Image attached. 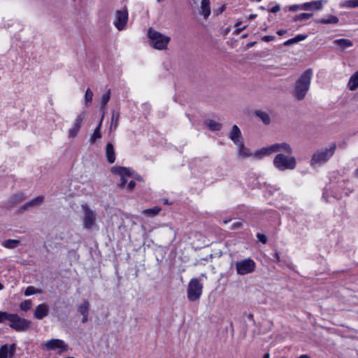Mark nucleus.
Wrapping results in <instances>:
<instances>
[{
    "instance_id": "45",
    "label": "nucleus",
    "mask_w": 358,
    "mask_h": 358,
    "mask_svg": "<svg viewBox=\"0 0 358 358\" xmlns=\"http://www.w3.org/2000/svg\"><path fill=\"white\" fill-rule=\"evenodd\" d=\"M352 189L351 186L349 184H348V185H345L343 194L345 195H348L349 192H352Z\"/></svg>"
},
{
    "instance_id": "55",
    "label": "nucleus",
    "mask_w": 358,
    "mask_h": 358,
    "mask_svg": "<svg viewBox=\"0 0 358 358\" xmlns=\"http://www.w3.org/2000/svg\"><path fill=\"white\" fill-rule=\"evenodd\" d=\"M248 318L252 321H254V316L252 314L250 313L248 315Z\"/></svg>"
},
{
    "instance_id": "50",
    "label": "nucleus",
    "mask_w": 358,
    "mask_h": 358,
    "mask_svg": "<svg viewBox=\"0 0 358 358\" xmlns=\"http://www.w3.org/2000/svg\"><path fill=\"white\" fill-rule=\"evenodd\" d=\"M299 8H300V5H292L289 6V10L291 11H296Z\"/></svg>"
},
{
    "instance_id": "35",
    "label": "nucleus",
    "mask_w": 358,
    "mask_h": 358,
    "mask_svg": "<svg viewBox=\"0 0 358 358\" xmlns=\"http://www.w3.org/2000/svg\"><path fill=\"white\" fill-rule=\"evenodd\" d=\"M313 16V14L312 13H301L299 15H295L293 18V20L294 22H297V21H302L303 20H306V19H309L311 17Z\"/></svg>"
},
{
    "instance_id": "31",
    "label": "nucleus",
    "mask_w": 358,
    "mask_h": 358,
    "mask_svg": "<svg viewBox=\"0 0 358 358\" xmlns=\"http://www.w3.org/2000/svg\"><path fill=\"white\" fill-rule=\"evenodd\" d=\"M333 187L335 189V191H336L335 195H334V197L336 198L337 199H341V194L339 192H340V190H343L344 192L345 180L338 182L336 186H333Z\"/></svg>"
},
{
    "instance_id": "8",
    "label": "nucleus",
    "mask_w": 358,
    "mask_h": 358,
    "mask_svg": "<svg viewBox=\"0 0 358 358\" xmlns=\"http://www.w3.org/2000/svg\"><path fill=\"white\" fill-rule=\"evenodd\" d=\"M9 327L16 331H26L31 328V322L20 317L17 314H12L10 319Z\"/></svg>"
},
{
    "instance_id": "46",
    "label": "nucleus",
    "mask_w": 358,
    "mask_h": 358,
    "mask_svg": "<svg viewBox=\"0 0 358 358\" xmlns=\"http://www.w3.org/2000/svg\"><path fill=\"white\" fill-rule=\"evenodd\" d=\"M296 43L295 38H290L284 43V45L288 46Z\"/></svg>"
},
{
    "instance_id": "40",
    "label": "nucleus",
    "mask_w": 358,
    "mask_h": 358,
    "mask_svg": "<svg viewBox=\"0 0 358 358\" xmlns=\"http://www.w3.org/2000/svg\"><path fill=\"white\" fill-rule=\"evenodd\" d=\"M345 6L348 8H355L358 6V0H349L345 1Z\"/></svg>"
},
{
    "instance_id": "57",
    "label": "nucleus",
    "mask_w": 358,
    "mask_h": 358,
    "mask_svg": "<svg viewBox=\"0 0 358 358\" xmlns=\"http://www.w3.org/2000/svg\"><path fill=\"white\" fill-rule=\"evenodd\" d=\"M255 44V42H251V43H249L248 44V47H252V45H254Z\"/></svg>"
},
{
    "instance_id": "53",
    "label": "nucleus",
    "mask_w": 358,
    "mask_h": 358,
    "mask_svg": "<svg viewBox=\"0 0 358 358\" xmlns=\"http://www.w3.org/2000/svg\"><path fill=\"white\" fill-rule=\"evenodd\" d=\"M245 29V27H243V28H238V29H236L234 32L238 34L239 33H241L243 29Z\"/></svg>"
},
{
    "instance_id": "11",
    "label": "nucleus",
    "mask_w": 358,
    "mask_h": 358,
    "mask_svg": "<svg viewBox=\"0 0 358 358\" xmlns=\"http://www.w3.org/2000/svg\"><path fill=\"white\" fill-rule=\"evenodd\" d=\"M128 20V12L125 8L124 10H117L115 20L114 21L115 27L121 31L124 29Z\"/></svg>"
},
{
    "instance_id": "10",
    "label": "nucleus",
    "mask_w": 358,
    "mask_h": 358,
    "mask_svg": "<svg viewBox=\"0 0 358 358\" xmlns=\"http://www.w3.org/2000/svg\"><path fill=\"white\" fill-rule=\"evenodd\" d=\"M43 348L46 350H57L59 354L66 352L69 349L68 345L60 339H51L43 344Z\"/></svg>"
},
{
    "instance_id": "21",
    "label": "nucleus",
    "mask_w": 358,
    "mask_h": 358,
    "mask_svg": "<svg viewBox=\"0 0 358 358\" xmlns=\"http://www.w3.org/2000/svg\"><path fill=\"white\" fill-rule=\"evenodd\" d=\"M103 117H104V115H102L99 124L97 125V127L94 129L92 135L91 136L90 141L92 144L94 143L97 139H99L101 138V134L100 131H101V124H102Z\"/></svg>"
},
{
    "instance_id": "28",
    "label": "nucleus",
    "mask_w": 358,
    "mask_h": 358,
    "mask_svg": "<svg viewBox=\"0 0 358 358\" xmlns=\"http://www.w3.org/2000/svg\"><path fill=\"white\" fill-rule=\"evenodd\" d=\"M358 87V71H355L351 76L349 83L348 87L350 90H355Z\"/></svg>"
},
{
    "instance_id": "18",
    "label": "nucleus",
    "mask_w": 358,
    "mask_h": 358,
    "mask_svg": "<svg viewBox=\"0 0 358 358\" xmlns=\"http://www.w3.org/2000/svg\"><path fill=\"white\" fill-rule=\"evenodd\" d=\"M43 201H44L43 196H38L36 198L31 199V201L27 202L23 206H22L20 207V211L24 212L29 208L39 206L43 202Z\"/></svg>"
},
{
    "instance_id": "44",
    "label": "nucleus",
    "mask_w": 358,
    "mask_h": 358,
    "mask_svg": "<svg viewBox=\"0 0 358 358\" xmlns=\"http://www.w3.org/2000/svg\"><path fill=\"white\" fill-rule=\"evenodd\" d=\"M275 39V36H265L262 38V41H265V42H270V41H272Z\"/></svg>"
},
{
    "instance_id": "5",
    "label": "nucleus",
    "mask_w": 358,
    "mask_h": 358,
    "mask_svg": "<svg viewBox=\"0 0 358 358\" xmlns=\"http://www.w3.org/2000/svg\"><path fill=\"white\" fill-rule=\"evenodd\" d=\"M81 208L83 211V227L87 230H90L96 225L97 214L87 203L82 204Z\"/></svg>"
},
{
    "instance_id": "60",
    "label": "nucleus",
    "mask_w": 358,
    "mask_h": 358,
    "mask_svg": "<svg viewBox=\"0 0 358 358\" xmlns=\"http://www.w3.org/2000/svg\"><path fill=\"white\" fill-rule=\"evenodd\" d=\"M229 222V220H224V221H223V222H224V224H227V223H228Z\"/></svg>"
},
{
    "instance_id": "25",
    "label": "nucleus",
    "mask_w": 358,
    "mask_h": 358,
    "mask_svg": "<svg viewBox=\"0 0 358 358\" xmlns=\"http://www.w3.org/2000/svg\"><path fill=\"white\" fill-rule=\"evenodd\" d=\"M90 308V302L84 299L81 304L78 306V311L82 315H89Z\"/></svg>"
},
{
    "instance_id": "47",
    "label": "nucleus",
    "mask_w": 358,
    "mask_h": 358,
    "mask_svg": "<svg viewBox=\"0 0 358 358\" xmlns=\"http://www.w3.org/2000/svg\"><path fill=\"white\" fill-rule=\"evenodd\" d=\"M136 186V182L134 180H131L129 184H128V186H127V189L129 190V191H131L133 190V189Z\"/></svg>"
},
{
    "instance_id": "37",
    "label": "nucleus",
    "mask_w": 358,
    "mask_h": 358,
    "mask_svg": "<svg viewBox=\"0 0 358 358\" xmlns=\"http://www.w3.org/2000/svg\"><path fill=\"white\" fill-rule=\"evenodd\" d=\"M31 306H32L31 301V300H25V301L21 302V303L20 305V308L22 310L27 311L31 309Z\"/></svg>"
},
{
    "instance_id": "30",
    "label": "nucleus",
    "mask_w": 358,
    "mask_h": 358,
    "mask_svg": "<svg viewBox=\"0 0 358 358\" xmlns=\"http://www.w3.org/2000/svg\"><path fill=\"white\" fill-rule=\"evenodd\" d=\"M162 208L159 206H155L152 208H148L143 211V214L148 217H154L159 214Z\"/></svg>"
},
{
    "instance_id": "32",
    "label": "nucleus",
    "mask_w": 358,
    "mask_h": 358,
    "mask_svg": "<svg viewBox=\"0 0 358 358\" xmlns=\"http://www.w3.org/2000/svg\"><path fill=\"white\" fill-rule=\"evenodd\" d=\"M238 148V155L242 157H247L250 156V152L248 148L244 145V141L241 142V144L236 145Z\"/></svg>"
},
{
    "instance_id": "1",
    "label": "nucleus",
    "mask_w": 358,
    "mask_h": 358,
    "mask_svg": "<svg viewBox=\"0 0 358 358\" xmlns=\"http://www.w3.org/2000/svg\"><path fill=\"white\" fill-rule=\"evenodd\" d=\"M313 71L311 69L306 70L295 83L293 93L296 99L303 100L309 90Z\"/></svg>"
},
{
    "instance_id": "39",
    "label": "nucleus",
    "mask_w": 358,
    "mask_h": 358,
    "mask_svg": "<svg viewBox=\"0 0 358 358\" xmlns=\"http://www.w3.org/2000/svg\"><path fill=\"white\" fill-rule=\"evenodd\" d=\"M11 315H12V313L0 311V322H3L6 320L10 321Z\"/></svg>"
},
{
    "instance_id": "27",
    "label": "nucleus",
    "mask_w": 358,
    "mask_h": 358,
    "mask_svg": "<svg viewBox=\"0 0 358 358\" xmlns=\"http://www.w3.org/2000/svg\"><path fill=\"white\" fill-rule=\"evenodd\" d=\"M334 43L337 45L341 50H344L345 48L352 45V41L345 38L335 40Z\"/></svg>"
},
{
    "instance_id": "49",
    "label": "nucleus",
    "mask_w": 358,
    "mask_h": 358,
    "mask_svg": "<svg viewBox=\"0 0 358 358\" xmlns=\"http://www.w3.org/2000/svg\"><path fill=\"white\" fill-rule=\"evenodd\" d=\"M274 257L275 259H273L274 262H280V254L278 251H275V252L274 254Z\"/></svg>"
},
{
    "instance_id": "14",
    "label": "nucleus",
    "mask_w": 358,
    "mask_h": 358,
    "mask_svg": "<svg viewBox=\"0 0 358 358\" xmlns=\"http://www.w3.org/2000/svg\"><path fill=\"white\" fill-rule=\"evenodd\" d=\"M324 0H317L310 2L304 3L300 5V9L303 10H317L323 7V3H325Z\"/></svg>"
},
{
    "instance_id": "52",
    "label": "nucleus",
    "mask_w": 358,
    "mask_h": 358,
    "mask_svg": "<svg viewBox=\"0 0 358 358\" xmlns=\"http://www.w3.org/2000/svg\"><path fill=\"white\" fill-rule=\"evenodd\" d=\"M286 30H283V29H280V30H278L277 31V34L279 35V36H282L284 35L285 33H286Z\"/></svg>"
},
{
    "instance_id": "43",
    "label": "nucleus",
    "mask_w": 358,
    "mask_h": 358,
    "mask_svg": "<svg viewBox=\"0 0 358 358\" xmlns=\"http://www.w3.org/2000/svg\"><path fill=\"white\" fill-rule=\"evenodd\" d=\"M307 37L306 35H303V34H299L297 36H296L294 38L296 39V42H299V41H301L304 39H306Z\"/></svg>"
},
{
    "instance_id": "15",
    "label": "nucleus",
    "mask_w": 358,
    "mask_h": 358,
    "mask_svg": "<svg viewBox=\"0 0 358 358\" xmlns=\"http://www.w3.org/2000/svg\"><path fill=\"white\" fill-rule=\"evenodd\" d=\"M229 138L236 144H241L243 141L241 131L237 125H234L229 134Z\"/></svg>"
},
{
    "instance_id": "58",
    "label": "nucleus",
    "mask_w": 358,
    "mask_h": 358,
    "mask_svg": "<svg viewBox=\"0 0 358 358\" xmlns=\"http://www.w3.org/2000/svg\"><path fill=\"white\" fill-rule=\"evenodd\" d=\"M263 358H269V353L264 354Z\"/></svg>"
},
{
    "instance_id": "41",
    "label": "nucleus",
    "mask_w": 358,
    "mask_h": 358,
    "mask_svg": "<svg viewBox=\"0 0 358 358\" xmlns=\"http://www.w3.org/2000/svg\"><path fill=\"white\" fill-rule=\"evenodd\" d=\"M243 227V222L241 221L236 222L232 224V225L230 227L231 230H236L242 229Z\"/></svg>"
},
{
    "instance_id": "23",
    "label": "nucleus",
    "mask_w": 358,
    "mask_h": 358,
    "mask_svg": "<svg viewBox=\"0 0 358 358\" xmlns=\"http://www.w3.org/2000/svg\"><path fill=\"white\" fill-rule=\"evenodd\" d=\"M255 115L259 118L265 125H268L271 123L270 116L266 112L257 110L255 111Z\"/></svg>"
},
{
    "instance_id": "12",
    "label": "nucleus",
    "mask_w": 358,
    "mask_h": 358,
    "mask_svg": "<svg viewBox=\"0 0 358 358\" xmlns=\"http://www.w3.org/2000/svg\"><path fill=\"white\" fill-rule=\"evenodd\" d=\"M112 173L117 174L121 178L120 183L119 184L120 187H123L127 183L126 177H130L132 176L131 169L126 167H113L111 169Z\"/></svg>"
},
{
    "instance_id": "7",
    "label": "nucleus",
    "mask_w": 358,
    "mask_h": 358,
    "mask_svg": "<svg viewBox=\"0 0 358 358\" xmlns=\"http://www.w3.org/2000/svg\"><path fill=\"white\" fill-rule=\"evenodd\" d=\"M260 152L264 155H270L273 152L285 153L291 155L293 152V149L291 145L285 142L274 143L266 148H263Z\"/></svg>"
},
{
    "instance_id": "42",
    "label": "nucleus",
    "mask_w": 358,
    "mask_h": 358,
    "mask_svg": "<svg viewBox=\"0 0 358 358\" xmlns=\"http://www.w3.org/2000/svg\"><path fill=\"white\" fill-rule=\"evenodd\" d=\"M257 238H258V240L262 242V243L264 244H266V242H267V238L266 236L263 234H257Z\"/></svg>"
},
{
    "instance_id": "56",
    "label": "nucleus",
    "mask_w": 358,
    "mask_h": 358,
    "mask_svg": "<svg viewBox=\"0 0 358 358\" xmlns=\"http://www.w3.org/2000/svg\"><path fill=\"white\" fill-rule=\"evenodd\" d=\"M256 17H257V15H256V14H251V15L249 16V20H253V19H255Z\"/></svg>"
},
{
    "instance_id": "6",
    "label": "nucleus",
    "mask_w": 358,
    "mask_h": 358,
    "mask_svg": "<svg viewBox=\"0 0 358 358\" xmlns=\"http://www.w3.org/2000/svg\"><path fill=\"white\" fill-rule=\"evenodd\" d=\"M203 285L197 278H192L187 286V299L189 301H195L200 299L202 294Z\"/></svg>"
},
{
    "instance_id": "59",
    "label": "nucleus",
    "mask_w": 358,
    "mask_h": 358,
    "mask_svg": "<svg viewBox=\"0 0 358 358\" xmlns=\"http://www.w3.org/2000/svg\"><path fill=\"white\" fill-rule=\"evenodd\" d=\"M3 285L0 282V290L3 289Z\"/></svg>"
},
{
    "instance_id": "54",
    "label": "nucleus",
    "mask_w": 358,
    "mask_h": 358,
    "mask_svg": "<svg viewBox=\"0 0 358 358\" xmlns=\"http://www.w3.org/2000/svg\"><path fill=\"white\" fill-rule=\"evenodd\" d=\"M226 8V6L225 5H222L220 8V11L217 13H222Z\"/></svg>"
},
{
    "instance_id": "17",
    "label": "nucleus",
    "mask_w": 358,
    "mask_h": 358,
    "mask_svg": "<svg viewBox=\"0 0 358 358\" xmlns=\"http://www.w3.org/2000/svg\"><path fill=\"white\" fill-rule=\"evenodd\" d=\"M26 199V196L22 193L18 192L11 196L8 201L7 205L8 208H13L15 205L19 204Z\"/></svg>"
},
{
    "instance_id": "36",
    "label": "nucleus",
    "mask_w": 358,
    "mask_h": 358,
    "mask_svg": "<svg viewBox=\"0 0 358 358\" xmlns=\"http://www.w3.org/2000/svg\"><path fill=\"white\" fill-rule=\"evenodd\" d=\"M41 289H36V288H35L33 286H29L25 289L24 295L25 296H30L31 294H41Z\"/></svg>"
},
{
    "instance_id": "20",
    "label": "nucleus",
    "mask_w": 358,
    "mask_h": 358,
    "mask_svg": "<svg viewBox=\"0 0 358 358\" xmlns=\"http://www.w3.org/2000/svg\"><path fill=\"white\" fill-rule=\"evenodd\" d=\"M106 156L108 163L113 164L115 162V152L114 146L111 143H108L106 145Z\"/></svg>"
},
{
    "instance_id": "33",
    "label": "nucleus",
    "mask_w": 358,
    "mask_h": 358,
    "mask_svg": "<svg viewBox=\"0 0 358 358\" xmlns=\"http://www.w3.org/2000/svg\"><path fill=\"white\" fill-rule=\"evenodd\" d=\"M20 242L18 240L8 239L3 243V246L6 248L13 249L20 245Z\"/></svg>"
},
{
    "instance_id": "62",
    "label": "nucleus",
    "mask_w": 358,
    "mask_h": 358,
    "mask_svg": "<svg viewBox=\"0 0 358 358\" xmlns=\"http://www.w3.org/2000/svg\"><path fill=\"white\" fill-rule=\"evenodd\" d=\"M240 24H241V22H238L236 24V26L237 27V26L240 25Z\"/></svg>"
},
{
    "instance_id": "38",
    "label": "nucleus",
    "mask_w": 358,
    "mask_h": 358,
    "mask_svg": "<svg viewBox=\"0 0 358 358\" xmlns=\"http://www.w3.org/2000/svg\"><path fill=\"white\" fill-rule=\"evenodd\" d=\"M92 97H93L92 91L90 88H87L85 92V104L87 106H88L90 103H91V102L92 101Z\"/></svg>"
},
{
    "instance_id": "3",
    "label": "nucleus",
    "mask_w": 358,
    "mask_h": 358,
    "mask_svg": "<svg viewBox=\"0 0 358 358\" xmlns=\"http://www.w3.org/2000/svg\"><path fill=\"white\" fill-rule=\"evenodd\" d=\"M150 45L157 50H165L170 41V37L163 35L152 28H150L148 31Z\"/></svg>"
},
{
    "instance_id": "13",
    "label": "nucleus",
    "mask_w": 358,
    "mask_h": 358,
    "mask_svg": "<svg viewBox=\"0 0 358 358\" xmlns=\"http://www.w3.org/2000/svg\"><path fill=\"white\" fill-rule=\"evenodd\" d=\"M85 117V113L84 112L80 113L76 117L75 120L74 125L73 128L70 129L69 131V138H75L82 125V122Z\"/></svg>"
},
{
    "instance_id": "9",
    "label": "nucleus",
    "mask_w": 358,
    "mask_h": 358,
    "mask_svg": "<svg viewBox=\"0 0 358 358\" xmlns=\"http://www.w3.org/2000/svg\"><path fill=\"white\" fill-rule=\"evenodd\" d=\"M236 270L238 275H245L252 273L255 271L256 264L251 258L237 261L235 264Z\"/></svg>"
},
{
    "instance_id": "29",
    "label": "nucleus",
    "mask_w": 358,
    "mask_h": 358,
    "mask_svg": "<svg viewBox=\"0 0 358 358\" xmlns=\"http://www.w3.org/2000/svg\"><path fill=\"white\" fill-rule=\"evenodd\" d=\"M110 99V90H108V91L104 93L101 96V109L103 110V115L105 114V109L106 104L109 101Z\"/></svg>"
},
{
    "instance_id": "26",
    "label": "nucleus",
    "mask_w": 358,
    "mask_h": 358,
    "mask_svg": "<svg viewBox=\"0 0 358 358\" xmlns=\"http://www.w3.org/2000/svg\"><path fill=\"white\" fill-rule=\"evenodd\" d=\"M119 120H120V113L113 110L112 117H111V122H110V131L115 130L117 129V127H118V124H119Z\"/></svg>"
},
{
    "instance_id": "51",
    "label": "nucleus",
    "mask_w": 358,
    "mask_h": 358,
    "mask_svg": "<svg viewBox=\"0 0 358 358\" xmlns=\"http://www.w3.org/2000/svg\"><path fill=\"white\" fill-rule=\"evenodd\" d=\"M87 321H88V315H83V319H82V322L84 324V323H86Z\"/></svg>"
},
{
    "instance_id": "19",
    "label": "nucleus",
    "mask_w": 358,
    "mask_h": 358,
    "mask_svg": "<svg viewBox=\"0 0 358 358\" xmlns=\"http://www.w3.org/2000/svg\"><path fill=\"white\" fill-rule=\"evenodd\" d=\"M15 350V345L12 344L8 346L7 345H3L0 348V358H8V357H12Z\"/></svg>"
},
{
    "instance_id": "61",
    "label": "nucleus",
    "mask_w": 358,
    "mask_h": 358,
    "mask_svg": "<svg viewBox=\"0 0 358 358\" xmlns=\"http://www.w3.org/2000/svg\"><path fill=\"white\" fill-rule=\"evenodd\" d=\"M247 36H248V35H247V34H244V35L243 36V38H246Z\"/></svg>"
},
{
    "instance_id": "4",
    "label": "nucleus",
    "mask_w": 358,
    "mask_h": 358,
    "mask_svg": "<svg viewBox=\"0 0 358 358\" xmlns=\"http://www.w3.org/2000/svg\"><path fill=\"white\" fill-rule=\"evenodd\" d=\"M336 148V143H333L329 148L317 150L312 155L310 160V165L311 166H315L327 162L334 154Z\"/></svg>"
},
{
    "instance_id": "34",
    "label": "nucleus",
    "mask_w": 358,
    "mask_h": 358,
    "mask_svg": "<svg viewBox=\"0 0 358 358\" xmlns=\"http://www.w3.org/2000/svg\"><path fill=\"white\" fill-rule=\"evenodd\" d=\"M322 24H336L338 22L336 16L330 15L327 18H322L319 21Z\"/></svg>"
},
{
    "instance_id": "24",
    "label": "nucleus",
    "mask_w": 358,
    "mask_h": 358,
    "mask_svg": "<svg viewBox=\"0 0 358 358\" xmlns=\"http://www.w3.org/2000/svg\"><path fill=\"white\" fill-rule=\"evenodd\" d=\"M204 124L210 131H220L222 127L221 123L217 122L215 120L210 119L206 120Z\"/></svg>"
},
{
    "instance_id": "48",
    "label": "nucleus",
    "mask_w": 358,
    "mask_h": 358,
    "mask_svg": "<svg viewBox=\"0 0 358 358\" xmlns=\"http://www.w3.org/2000/svg\"><path fill=\"white\" fill-rule=\"evenodd\" d=\"M280 9V5L277 4L275 5V6H273L271 10L270 11L271 13H277L278 11H279Z\"/></svg>"
},
{
    "instance_id": "2",
    "label": "nucleus",
    "mask_w": 358,
    "mask_h": 358,
    "mask_svg": "<svg viewBox=\"0 0 358 358\" xmlns=\"http://www.w3.org/2000/svg\"><path fill=\"white\" fill-rule=\"evenodd\" d=\"M273 166L279 171L293 170L296 166V159L294 156L278 153L273 160Z\"/></svg>"
},
{
    "instance_id": "16",
    "label": "nucleus",
    "mask_w": 358,
    "mask_h": 358,
    "mask_svg": "<svg viewBox=\"0 0 358 358\" xmlns=\"http://www.w3.org/2000/svg\"><path fill=\"white\" fill-rule=\"evenodd\" d=\"M49 313V308L46 303H41L36 306L34 316L38 320H42Z\"/></svg>"
},
{
    "instance_id": "22",
    "label": "nucleus",
    "mask_w": 358,
    "mask_h": 358,
    "mask_svg": "<svg viewBox=\"0 0 358 358\" xmlns=\"http://www.w3.org/2000/svg\"><path fill=\"white\" fill-rule=\"evenodd\" d=\"M201 14L205 19L210 14V0H202L201 3Z\"/></svg>"
}]
</instances>
